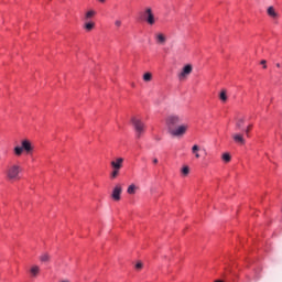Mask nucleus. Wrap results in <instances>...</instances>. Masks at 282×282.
Masks as SVG:
<instances>
[{"instance_id": "obj_1", "label": "nucleus", "mask_w": 282, "mask_h": 282, "mask_svg": "<svg viewBox=\"0 0 282 282\" xmlns=\"http://www.w3.org/2000/svg\"><path fill=\"white\" fill-rule=\"evenodd\" d=\"M21 171H23L21 165L11 163L7 166L4 175L9 182H19L21 180Z\"/></svg>"}, {"instance_id": "obj_2", "label": "nucleus", "mask_w": 282, "mask_h": 282, "mask_svg": "<svg viewBox=\"0 0 282 282\" xmlns=\"http://www.w3.org/2000/svg\"><path fill=\"white\" fill-rule=\"evenodd\" d=\"M34 151V145H32V141L24 139L21 141V145H17L13 149V153L14 155H17V158H21V155H23V152L26 153V155H32V152Z\"/></svg>"}, {"instance_id": "obj_3", "label": "nucleus", "mask_w": 282, "mask_h": 282, "mask_svg": "<svg viewBox=\"0 0 282 282\" xmlns=\"http://www.w3.org/2000/svg\"><path fill=\"white\" fill-rule=\"evenodd\" d=\"M180 122H182V117H180V115H169L165 119L169 133L174 130Z\"/></svg>"}, {"instance_id": "obj_4", "label": "nucleus", "mask_w": 282, "mask_h": 282, "mask_svg": "<svg viewBox=\"0 0 282 282\" xmlns=\"http://www.w3.org/2000/svg\"><path fill=\"white\" fill-rule=\"evenodd\" d=\"M131 123L134 128L135 137L138 139L142 138V133H144V129H147V126L144 124V122H142L140 119H138L135 117H132Z\"/></svg>"}, {"instance_id": "obj_5", "label": "nucleus", "mask_w": 282, "mask_h": 282, "mask_svg": "<svg viewBox=\"0 0 282 282\" xmlns=\"http://www.w3.org/2000/svg\"><path fill=\"white\" fill-rule=\"evenodd\" d=\"M186 131H188V124H181L170 131V134L174 135V138H182V135H184Z\"/></svg>"}, {"instance_id": "obj_6", "label": "nucleus", "mask_w": 282, "mask_h": 282, "mask_svg": "<svg viewBox=\"0 0 282 282\" xmlns=\"http://www.w3.org/2000/svg\"><path fill=\"white\" fill-rule=\"evenodd\" d=\"M143 17L148 25H155V14H153L151 7L145 8Z\"/></svg>"}, {"instance_id": "obj_7", "label": "nucleus", "mask_w": 282, "mask_h": 282, "mask_svg": "<svg viewBox=\"0 0 282 282\" xmlns=\"http://www.w3.org/2000/svg\"><path fill=\"white\" fill-rule=\"evenodd\" d=\"M192 73H193V65L186 64L183 67L182 72L178 74V78L181 80H184V79L188 78V76H191Z\"/></svg>"}, {"instance_id": "obj_8", "label": "nucleus", "mask_w": 282, "mask_h": 282, "mask_svg": "<svg viewBox=\"0 0 282 282\" xmlns=\"http://www.w3.org/2000/svg\"><path fill=\"white\" fill-rule=\"evenodd\" d=\"M120 195H122V186L116 185L112 191L111 197L115 202H120V199H121Z\"/></svg>"}, {"instance_id": "obj_9", "label": "nucleus", "mask_w": 282, "mask_h": 282, "mask_svg": "<svg viewBox=\"0 0 282 282\" xmlns=\"http://www.w3.org/2000/svg\"><path fill=\"white\" fill-rule=\"evenodd\" d=\"M124 164V159L122 158H117L116 160L110 162V166L116 170L122 169V165Z\"/></svg>"}, {"instance_id": "obj_10", "label": "nucleus", "mask_w": 282, "mask_h": 282, "mask_svg": "<svg viewBox=\"0 0 282 282\" xmlns=\"http://www.w3.org/2000/svg\"><path fill=\"white\" fill-rule=\"evenodd\" d=\"M232 140L234 142H236V144H240V145L246 144V139H243V134L241 133H234Z\"/></svg>"}, {"instance_id": "obj_11", "label": "nucleus", "mask_w": 282, "mask_h": 282, "mask_svg": "<svg viewBox=\"0 0 282 282\" xmlns=\"http://www.w3.org/2000/svg\"><path fill=\"white\" fill-rule=\"evenodd\" d=\"M39 274H41V267L36 264L32 265L30 269V275L32 276V279H36Z\"/></svg>"}, {"instance_id": "obj_12", "label": "nucleus", "mask_w": 282, "mask_h": 282, "mask_svg": "<svg viewBox=\"0 0 282 282\" xmlns=\"http://www.w3.org/2000/svg\"><path fill=\"white\" fill-rule=\"evenodd\" d=\"M155 41L156 43H159V45H164V43H166V36L164 35V33H156Z\"/></svg>"}, {"instance_id": "obj_13", "label": "nucleus", "mask_w": 282, "mask_h": 282, "mask_svg": "<svg viewBox=\"0 0 282 282\" xmlns=\"http://www.w3.org/2000/svg\"><path fill=\"white\" fill-rule=\"evenodd\" d=\"M267 13L269 14V17H271V19H279V13H276L274 7H269L267 9Z\"/></svg>"}, {"instance_id": "obj_14", "label": "nucleus", "mask_w": 282, "mask_h": 282, "mask_svg": "<svg viewBox=\"0 0 282 282\" xmlns=\"http://www.w3.org/2000/svg\"><path fill=\"white\" fill-rule=\"evenodd\" d=\"M94 28H96V23H94L93 21H86L84 24V30H86V32H91V30H94Z\"/></svg>"}, {"instance_id": "obj_15", "label": "nucleus", "mask_w": 282, "mask_h": 282, "mask_svg": "<svg viewBox=\"0 0 282 282\" xmlns=\"http://www.w3.org/2000/svg\"><path fill=\"white\" fill-rule=\"evenodd\" d=\"M96 17L95 10H89L85 13L84 21H89V19H94Z\"/></svg>"}, {"instance_id": "obj_16", "label": "nucleus", "mask_w": 282, "mask_h": 282, "mask_svg": "<svg viewBox=\"0 0 282 282\" xmlns=\"http://www.w3.org/2000/svg\"><path fill=\"white\" fill-rule=\"evenodd\" d=\"M219 100H221V102H227L228 101V93L226 91V89H223L220 91Z\"/></svg>"}, {"instance_id": "obj_17", "label": "nucleus", "mask_w": 282, "mask_h": 282, "mask_svg": "<svg viewBox=\"0 0 282 282\" xmlns=\"http://www.w3.org/2000/svg\"><path fill=\"white\" fill-rule=\"evenodd\" d=\"M192 153L193 155H195L196 160H199L200 155H199V145L195 144L192 147Z\"/></svg>"}, {"instance_id": "obj_18", "label": "nucleus", "mask_w": 282, "mask_h": 282, "mask_svg": "<svg viewBox=\"0 0 282 282\" xmlns=\"http://www.w3.org/2000/svg\"><path fill=\"white\" fill-rule=\"evenodd\" d=\"M135 191H138V186H135V184H131L129 185L127 193L128 195H135Z\"/></svg>"}, {"instance_id": "obj_19", "label": "nucleus", "mask_w": 282, "mask_h": 282, "mask_svg": "<svg viewBox=\"0 0 282 282\" xmlns=\"http://www.w3.org/2000/svg\"><path fill=\"white\" fill-rule=\"evenodd\" d=\"M243 124H246V119L243 118H239L236 122V129L239 131L241 130V128L243 127Z\"/></svg>"}, {"instance_id": "obj_20", "label": "nucleus", "mask_w": 282, "mask_h": 282, "mask_svg": "<svg viewBox=\"0 0 282 282\" xmlns=\"http://www.w3.org/2000/svg\"><path fill=\"white\" fill-rule=\"evenodd\" d=\"M182 176L186 177V175H188V173H191V169L188 167V165H185L182 167L181 170Z\"/></svg>"}, {"instance_id": "obj_21", "label": "nucleus", "mask_w": 282, "mask_h": 282, "mask_svg": "<svg viewBox=\"0 0 282 282\" xmlns=\"http://www.w3.org/2000/svg\"><path fill=\"white\" fill-rule=\"evenodd\" d=\"M40 261L42 263H48L50 261V256L47 253H43L41 257H40Z\"/></svg>"}, {"instance_id": "obj_22", "label": "nucleus", "mask_w": 282, "mask_h": 282, "mask_svg": "<svg viewBox=\"0 0 282 282\" xmlns=\"http://www.w3.org/2000/svg\"><path fill=\"white\" fill-rule=\"evenodd\" d=\"M152 78H153V75H151V73H145V74L143 75V80H144L145 83H151Z\"/></svg>"}, {"instance_id": "obj_23", "label": "nucleus", "mask_w": 282, "mask_h": 282, "mask_svg": "<svg viewBox=\"0 0 282 282\" xmlns=\"http://www.w3.org/2000/svg\"><path fill=\"white\" fill-rule=\"evenodd\" d=\"M223 160L226 163L230 162V160H231L230 153H224L223 154Z\"/></svg>"}, {"instance_id": "obj_24", "label": "nucleus", "mask_w": 282, "mask_h": 282, "mask_svg": "<svg viewBox=\"0 0 282 282\" xmlns=\"http://www.w3.org/2000/svg\"><path fill=\"white\" fill-rule=\"evenodd\" d=\"M118 175H120V170L112 169L111 177L113 180H116V177H118Z\"/></svg>"}, {"instance_id": "obj_25", "label": "nucleus", "mask_w": 282, "mask_h": 282, "mask_svg": "<svg viewBox=\"0 0 282 282\" xmlns=\"http://www.w3.org/2000/svg\"><path fill=\"white\" fill-rule=\"evenodd\" d=\"M115 25H116V28H120L122 25V21L116 20Z\"/></svg>"}, {"instance_id": "obj_26", "label": "nucleus", "mask_w": 282, "mask_h": 282, "mask_svg": "<svg viewBox=\"0 0 282 282\" xmlns=\"http://www.w3.org/2000/svg\"><path fill=\"white\" fill-rule=\"evenodd\" d=\"M265 63H268L265 59H262V61L260 62V64L263 65V69H268V65H265Z\"/></svg>"}, {"instance_id": "obj_27", "label": "nucleus", "mask_w": 282, "mask_h": 282, "mask_svg": "<svg viewBox=\"0 0 282 282\" xmlns=\"http://www.w3.org/2000/svg\"><path fill=\"white\" fill-rule=\"evenodd\" d=\"M252 129V126H248L247 129L245 130L246 134L250 133V130Z\"/></svg>"}, {"instance_id": "obj_28", "label": "nucleus", "mask_w": 282, "mask_h": 282, "mask_svg": "<svg viewBox=\"0 0 282 282\" xmlns=\"http://www.w3.org/2000/svg\"><path fill=\"white\" fill-rule=\"evenodd\" d=\"M135 268H137V270H142V263H141V262H138V263L135 264Z\"/></svg>"}, {"instance_id": "obj_29", "label": "nucleus", "mask_w": 282, "mask_h": 282, "mask_svg": "<svg viewBox=\"0 0 282 282\" xmlns=\"http://www.w3.org/2000/svg\"><path fill=\"white\" fill-rule=\"evenodd\" d=\"M153 164H158V159H153Z\"/></svg>"}, {"instance_id": "obj_30", "label": "nucleus", "mask_w": 282, "mask_h": 282, "mask_svg": "<svg viewBox=\"0 0 282 282\" xmlns=\"http://www.w3.org/2000/svg\"><path fill=\"white\" fill-rule=\"evenodd\" d=\"M100 3H105V1H107V0H98Z\"/></svg>"}, {"instance_id": "obj_31", "label": "nucleus", "mask_w": 282, "mask_h": 282, "mask_svg": "<svg viewBox=\"0 0 282 282\" xmlns=\"http://www.w3.org/2000/svg\"><path fill=\"white\" fill-rule=\"evenodd\" d=\"M276 67H281V64L278 63V64H276Z\"/></svg>"}, {"instance_id": "obj_32", "label": "nucleus", "mask_w": 282, "mask_h": 282, "mask_svg": "<svg viewBox=\"0 0 282 282\" xmlns=\"http://www.w3.org/2000/svg\"><path fill=\"white\" fill-rule=\"evenodd\" d=\"M215 282H224V281L217 280V281H215Z\"/></svg>"}]
</instances>
